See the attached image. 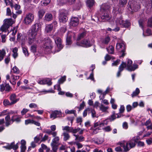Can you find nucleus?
<instances>
[{
	"mask_svg": "<svg viewBox=\"0 0 152 152\" xmlns=\"http://www.w3.org/2000/svg\"><path fill=\"white\" fill-rule=\"evenodd\" d=\"M40 31L41 27L39 24L36 23L32 26L28 35L29 44L31 45L38 41L37 36L38 33H39Z\"/></svg>",
	"mask_w": 152,
	"mask_h": 152,
	"instance_id": "f257e3e1",
	"label": "nucleus"
},
{
	"mask_svg": "<svg viewBox=\"0 0 152 152\" xmlns=\"http://www.w3.org/2000/svg\"><path fill=\"white\" fill-rule=\"evenodd\" d=\"M137 142V140L133 138L128 142L123 141L119 142L118 143V144L123 148L124 152H127L131 148L135 146Z\"/></svg>",
	"mask_w": 152,
	"mask_h": 152,
	"instance_id": "f03ea898",
	"label": "nucleus"
},
{
	"mask_svg": "<svg viewBox=\"0 0 152 152\" xmlns=\"http://www.w3.org/2000/svg\"><path fill=\"white\" fill-rule=\"evenodd\" d=\"M34 19V15L30 13L26 15L24 19V23L28 25L31 23Z\"/></svg>",
	"mask_w": 152,
	"mask_h": 152,
	"instance_id": "7ed1b4c3",
	"label": "nucleus"
},
{
	"mask_svg": "<svg viewBox=\"0 0 152 152\" xmlns=\"http://www.w3.org/2000/svg\"><path fill=\"white\" fill-rule=\"evenodd\" d=\"M129 4L130 5V8L134 11H137L140 8V7L139 5L137 4V2L130 0L129 2Z\"/></svg>",
	"mask_w": 152,
	"mask_h": 152,
	"instance_id": "20e7f679",
	"label": "nucleus"
},
{
	"mask_svg": "<svg viewBox=\"0 0 152 152\" xmlns=\"http://www.w3.org/2000/svg\"><path fill=\"white\" fill-rule=\"evenodd\" d=\"M51 41L50 39H48L45 42L43 46V48L46 52L50 51L52 48Z\"/></svg>",
	"mask_w": 152,
	"mask_h": 152,
	"instance_id": "39448f33",
	"label": "nucleus"
},
{
	"mask_svg": "<svg viewBox=\"0 0 152 152\" xmlns=\"http://www.w3.org/2000/svg\"><path fill=\"white\" fill-rule=\"evenodd\" d=\"M132 60L128 59V60L127 65V69L129 71H132L134 70L137 68V65H134L133 66H132Z\"/></svg>",
	"mask_w": 152,
	"mask_h": 152,
	"instance_id": "423d86ee",
	"label": "nucleus"
},
{
	"mask_svg": "<svg viewBox=\"0 0 152 152\" xmlns=\"http://www.w3.org/2000/svg\"><path fill=\"white\" fill-rule=\"evenodd\" d=\"M55 43L57 45V47L58 48V50H57L58 52L63 47L62 45V41L61 39L59 37H56L55 39Z\"/></svg>",
	"mask_w": 152,
	"mask_h": 152,
	"instance_id": "0eeeda50",
	"label": "nucleus"
},
{
	"mask_svg": "<svg viewBox=\"0 0 152 152\" xmlns=\"http://www.w3.org/2000/svg\"><path fill=\"white\" fill-rule=\"evenodd\" d=\"M81 45L83 47H89L91 46L90 42L86 39H85L82 41L80 44L77 42L76 44L75 45V46Z\"/></svg>",
	"mask_w": 152,
	"mask_h": 152,
	"instance_id": "6e6552de",
	"label": "nucleus"
},
{
	"mask_svg": "<svg viewBox=\"0 0 152 152\" xmlns=\"http://www.w3.org/2000/svg\"><path fill=\"white\" fill-rule=\"evenodd\" d=\"M79 23V19L77 17L72 18L70 23V25L73 26H77Z\"/></svg>",
	"mask_w": 152,
	"mask_h": 152,
	"instance_id": "1a4fd4ad",
	"label": "nucleus"
},
{
	"mask_svg": "<svg viewBox=\"0 0 152 152\" xmlns=\"http://www.w3.org/2000/svg\"><path fill=\"white\" fill-rule=\"evenodd\" d=\"M116 49L119 51L123 52L125 50V46L123 42L118 43L116 45Z\"/></svg>",
	"mask_w": 152,
	"mask_h": 152,
	"instance_id": "9d476101",
	"label": "nucleus"
},
{
	"mask_svg": "<svg viewBox=\"0 0 152 152\" xmlns=\"http://www.w3.org/2000/svg\"><path fill=\"white\" fill-rule=\"evenodd\" d=\"M4 24L9 28L10 26L15 23V21L13 20L11 18L6 19L4 20Z\"/></svg>",
	"mask_w": 152,
	"mask_h": 152,
	"instance_id": "9b49d317",
	"label": "nucleus"
},
{
	"mask_svg": "<svg viewBox=\"0 0 152 152\" xmlns=\"http://www.w3.org/2000/svg\"><path fill=\"white\" fill-rule=\"evenodd\" d=\"M10 88H11L8 84L4 83L1 85L0 91L2 92L5 90L6 91H9Z\"/></svg>",
	"mask_w": 152,
	"mask_h": 152,
	"instance_id": "f8f14e48",
	"label": "nucleus"
},
{
	"mask_svg": "<svg viewBox=\"0 0 152 152\" xmlns=\"http://www.w3.org/2000/svg\"><path fill=\"white\" fill-rule=\"evenodd\" d=\"M59 140V138L58 137H55L52 140L51 143L52 147H57L58 145V142Z\"/></svg>",
	"mask_w": 152,
	"mask_h": 152,
	"instance_id": "ddd939ff",
	"label": "nucleus"
},
{
	"mask_svg": "<svg viewBox=\"0 0 152 152\" xmlns=\"http://www.w3.org/2000/svg\"><path fill=\"white\" fill-rule=\"evenodd\" d=\"M101 18L104 21H108L110 19V17L108 14V11L102 14Z\"/></svg>",
	"mask_w": 152,
	"mask_h": 152,
	"instance_id": "4468645a",
	"label": "nucleus"
},
{
	"mask_svg": "<svg viewBox=\"0 0 152 152\" xmlns=\"http://www.w3.org/2000/svg\"><path fill=\"white\" fill-rule=\"evenodd\" d=\"M5 125L6 126H8L13 123L12 120V117L10 118V117L9 115H7L5 117Z\"/></svg>",
	"mask_w": 152,
	"mask_h": 152,
	"instance_id": "2eb2a0df",
	"label": "nucleus"
},
{
	"mask_svg": "<svg viewBox=\"0 0 152 152\" xmlns=\"http://www.w3.org/2000/svg\"><path fill=\"white\" fill-rule=\"evenodd\" d=\"M68 20L67 17L63 13H61L59 17V21L63 23H65Z\"/></svg>",
	"mask_w": 152,
	"mask_h": 152,
	"instance_id": "dca6fc26",
	"label": "nucleus"
},
{
	"mask_svg": "<svg viewBox=\"0 0 152 152\" xmlns=\"http://www.w3.org/2000/svg\"><path fill=\"white\" fill-rule=\"evenodd\" d=\"M73 33L71 32H69L67 34V37L66 38V45H70L72 43V42L71 40V37L72 34Z\"/></svg>",
	"mask_w": 152,
	"mask_h": 152,
	"instance_id": "f3484780",
	"label": "nucleus"
},
{
	"mask_svg": "<svg viewBox=\"0 0 152 152\" xmlns=\"http://www.w3.org/2000/svg\"><path fill=\"white\" fill-rule=\"evenodd\" d=\"M118 23L122 25L125 27H128L130 25V23L128 21H124L121 19H120L119 20Z\"/></svg>",
	"mask_w": 152,
	"mask_h": 152,
	"instance_id": "a211bd4d",
	"label": "nucleus"
},
{
	"mask_svg": "<svg viewBox=\"0 0 152 152\" xmlns=\"http://www.w3.org/2000/svg\"><path fill=\"white\" fill-rule=\"evenodd\" d=\"M61 112L60 111H55L52 112L50 115V118L55 119L58 116L61 114Z\"/></svg>",
	"mask_w": 152,
	"mask_h": 152,
	"instance_id": "6ab92c4d",
	"label": "nucleus"
},
{
	"mask_svg": "<svg viewBox=\"0 0 152 152\" xmlns=\"http://www.w3.org/2000/svg\"><path fill=\"white\" fill-rule=\"evenodd\" d=\"M45 150L46 152H49L50 149L44 144H42L41 145V148L39 149V152H43V150Z\"/></svg>",
	"mask_w": 152,
	"mask_h": 152,
	"instance_id": "aec40b11",
	"label": "nucleus"
},
{
	"mask_svg": "<svg viewBox=\"0 0 152 152\" xmlns=\"http://www.w3.org/2000/svg\"><path fill=\"white\" fill-rule=\"evenodd\" d=\"M16 95L14 94H12L10 96V99L11 101V104H14L19 100L18 99H16Z\"/></svg>",
	"mask_w": 152,
	"mask_h": 152,
	"instance_id": "412c9836",
	"label": "nucleus"
},
{
	"mask_svg": "<svg viewBox=\"0 0 152 152\" xmlns=\"http://www.w3.org/2000/svg\"><path fill=\"white\" fill-rule=\"evenodd\" d=\"M53 17L52 14L49 13H46L45 16V20L47 21H50L53 19Z\"/></svg>",
	"mask_w": 152,
	"mask_h": 152,
	"instance_id": "4be33fe9",
	"label": "nucleus"
},
{
	"mask_svg": "<svg viewBox=\"0 0 152 152\" xmlns=\"http://www.w3.org/2000/svg\"><path fill=\"white\" fill-rule=\"evenodd\" d=\"M109 8L110 6L107 4H103L101 6V10L103 12L105 11H107Z\"/></svg>",
	"mask_w": 152,
	"mask_h": 152,
	"instance_id": "5701e85b",
	"label": "nucleus"
},
{
	"mask_svg": "<svg viewBox=\"0 0 152 152\" xmlns=\"http://www.w3.org/2000/svg\"><path fill=\"white\" fill-rule=\"evenodd\" d=\"M20 76H15L12 75L11 76V83L13 85L16 84V81L19 79Z\"/></svg>",
	"mask_w": 152,
	"mask_h": 152,
	"instance_id": "b1692460",
	"label": "nucleus"
},
{
	"mask_svg": "<svg viewBox=\"0 0 152 152\" xmlns=\"http://www.w3.org/2000/svg\"><path fill=\"white\" fill-rule=\"evenodd\" d=\"M73 136L75 137V140L78 141L79 142H81L83 141L84 140V137L82 136H79L78 135L73 134Z\"/></svg>",
	"mask_w": 152,
	"mask_h": 152,
	"instance_id": "393cba45",
	"label": "nucleus"
},
{
	"mask_svg": "<svg viewBox=\"0 0 152 152\" xmlns=\"http://www.w3.org/2000/svg\"><path fill=\"white\" fill-rule=\"evenodd\" d=\"M75 0H58V1L61 4H64L68 2L70 4H72L74 3Z\"/></svg>",
	"mask_w": 152,
	"mask_h": 152,
	"instance_id": "a878e982",
	"label": "nucleus"
},
{
	"mask_svg": "<svg viewBox=\"0 0 152 152\" xmlns=\"http://www.w3.org/2000/svg\"><path fill=\"white\" fill-rule=\"evenodd\" d=\"M11 72H13L16 74H18L20 73V70L16 66H14L11 70Z\"/></svg>",
	"mask_w": 152,
	"mask_h": 152,
	"instance_id": "bb28decb",
	"label": "nucleus"
},
{
	"mask_svg": "<svg viewBox=\"0 0 152 152\" xmlns=\"http://www.w3.org/2000/svg\"><path fill=\"white\" fill-rule=\"evenodd\" d=\"M94 2V0H87L86 1L87 5L88 7H90L93 6Z\"/></svg>",
	"mask_w": 152,
	"mask_h": 152,
	"instance_id": "cd10ccee",
	"label": "nucleus"
},
{
	"mask_svg": "<svg viewBox=\"0 0 152 152\" xmlns=\"http://www.w3.org/2000/svg\"><path fill=\"white\" fill-rule=\"evenodd\" d=\"M53 28V26L52 24L48 25L46 26L45 31L47 32H49L52 30Z\"/></svg>",
	"mask_w": 152,
	"mask_h": 152,
	"instance_id": "c85d7f7f",
	"label": "nucleus"
},
{
	"mask_svg": "<svg viewBox=\"0 0 152 152\" xmlns=\"http://www.w3.org/2000/svg\"><path fill=\"white\" fill-rule=\"evenodd\" d=\"M92 140L95 143L97 144H101L103 142V140H102V139L100 138H93L92 139Z\"/></svg>",
	"mask_w": 152,
	"mask_h": 152,
	"instance_id": "c756f323",
	"label": "nucleus"
},
{
	"mask_svg": "<svg viewBox=\"0 0 152 152\" xmlns=\"http://www.w3.org/2000/svg\"><path fill=\"white\" fill-rule=\"evenodd\" d=\"M9 28V27L8 26L3 24L0 28V31H1L2 32H6Z\"/></svg>",
	"mask_w": 152,
	"mask_h": 152,
	"instance_id": "7c9ffc66",
	"label": "nucleus"
},
{
	"mask_svg": "<svg viewBox=\"0 0 152 152\" xmlns=\"http://www.w3.org/2000/svg\"><path fill=\"white\" fill-rule=\"evenodd\" d=\"M72 129V127H69L68 126L62 127V130L63 131H66L68 132H71Z\"/></svg>",
	"mask_w": 152,
	"mask_h": 152,
	"instance_id": "2f4dec72",
	"label": "nucleus"
},
{
	"mask_svg": "<svg viewBox=\"0 0 152 152\" xmlns=\"http://www.w3.org/2000/svg\"><path fill=\"white\" fill-rule=\"evenodd\" d=\"M99 108L100 110L103 112H105L108 109L107 106H104L102 104H101L99 106Z\"/></svg>",
	"mask_w": 152,
	"mask_h": 152,
	"instance_id": "473e14b6",
	"label": "nucleus"
},
{
	"mask_svg": "<svg viewBox=\"0 0 152 152\" xmlns=\"http://www.w3.org/2000/svg\"><path fill=\"white\" fill-rule=\"evenodd\" d=\"M5 54V51L4 50H0V61L3 59Z\"/></svg>",
	"mask_w": 152,
	"mask_h": 152,
	"instance_id": "72a5a7b5",
	"label": "nucleus"
},
{
	"mask_svg": "<svg viewBox=\"0 0 152 152\" xmlns=\"http://www.w3.org/2000/svg\"><path fill=\"white\" fill-rule=\"evenodd\" d=\"M63 135L64 136V140L65 141L68 140L70 137L69 134L65 132H64L63 133Z\"/></svg>",
	"mask_w": 152,
	"mask_h": 152,
	"instance_id": "f704fd0d",
	"label": "nucleus"
},
{
	"mask_svg": "<svg viewBox=\"0 0 152 152\" xmlns=\"http://www.w3.org/2000/svg\"><path fill=\"white\" fill-rule=\"evenodd\" d=\"M18 49L16 47H15L13 49L12 52L13 53V56L15 58H16L18 56Z\"/></svg>",
	"mask_w": 152,
	"mask_h": 152,
	"instance_id": "c9c22d12",
	"label": "nucleus"
},
{
	"mask_svg": "<svg viewBox=\"0 0 152 152\" xmlns=\"http://www.w3.org/2000/svg\"><path fill=\"white\" fill-rule=\"evenodd\" d=\"M107 50L109 53L113 54L114 52V48L113 46L111 45L107 48Z\"/></svg>",
	"mask_w": 152,
	"mask_h": 152,
	"instance_id": "e433bc0d",
	"label": "nucleus"
},
{
	"mask_svg": "<svg viewBox=\"0 0 152 152\" xmlns=\"http://www.w3.org/2000/svg\"><path fill=\"white\" fill-rule=\"evenodd\" d=\"M45 13V11L43 9L39 10L38 12V16L40 18H42Z\"/></svg>",
	"mask_w": 152,
	"mask_h": 152,
	"instance_id": "4c0bfd02",
	"label": "nucleus"
},
{
	"mask_svg": "<svg viewBox=\"0 0 152 152\" xmlns=\"http://www.w3.org/2000/svg\"><path fill=\"white\" fill-rule=\"evenodd\" d=\"M50 0H42L41 1V4L42 6L47 5L50 2Z\"/></svg>",
	"mask_w": 152,
	"mask_h": 152,
	"instance_id": "58836bf2",
	"label": "nucleus"
},
{
	"mask_svg": "<svg viewBox=\"0 0 152 152\" xmlns=\"http://www.w3.org/2000/svg\"><path fill=\"white\" fill-rule=\"evenodd\" d=\"M126 63L123 62H122V64L120 65L119 67V69L121 71H122L124 68H125L126 66Z\"/></svg>",
	"mask_w": 152,
	"mask_h": 152,
	"instance_id": "ea45409f",
	"label": "nucleus"
},
{
	"mask_svg": "<svg viewBox=\"0 0 152 152\" xmlns=\"http://www.w3.org/2000/svg\"><path fill=\"white\" fill-rule=\"evenodd\" d=\"M139 93V89L138 88H136L135 91L133 92L132 94V97H133L138 95Z\"/></svg>",
	"mask_w": 152,
	"mask_h": 152,
	"instance_id": "a19ab883",
	"label": "nucleus"
},
{
	"mask_svg": "<svg viewBox=\"0 0 152 152\" xmlns=\"http://www.w3.org/2000/svg\"><path fill=\"white\" fill-rule=\"evenodd\" d=\"M12 120L13 122L14 121H16L17 122H19L20 121V118L18 117L16 115H14L12 117Z\"/></svg>",
	"mask_w": 152,
	"mask_h": 152,
	"instance_id": "79ce46f5",
	"label": "nucleus"
},
{
	"mask_svg": "<svg viewBox=\"0 0 152 152\" xmlns=\"http://www.w3.org/2000/svg\"><path fill=\"white\" fill-rule=\"evenodd\" d=\"M76 112L75 110H69L68 109H66L65 110V113L66 114H74Z\"/></svg>",
	"mask_w": 152,
	"mask_h": 152,
	"instance_id": "37998d69",
	"label": "nucleus"
},
{
	"mask_svg": "<svg viewBox=\"0 0 152 152\" xmlns=\"http://www.w3.org/2000/svg\"><path fill=\"white\" fill-rule=\"evenodd\" d=\"M45 84H47L49 86L52 85V83L50 79L49 78L45 79Z\"/></svg>",
	"mask_w": 152,
	"mask_h": 152,
	"instance_id": "c03bdc74",
	"label": "nucleus"
},
{
	"mask_svg": "<svg viewBox=\"0 0 152 152\" xmlns=\"http://www.w3.org/2000/svg\"><path fill=\"white\" fill-rule=\"evenodd\" d=\"M22 50L23 53L26 56H28L29 55L28 51L27 48L25 47H22Z\"/></svg>",
	"mask_w": 152,
	"mask_h": 152,
	"instance_id": "a18cd8bd",
	"label": "nucleus"
},
{
	"mask_svg": "<svg viewBox=\"0 0 152 152\" xmlns=\"http://www.w3.org/2000/svg\"><path fill=\"white\" fill-rule=\"evenodd\" d=\"M102 129L105 132H109L111 130V128L109 126H108Z\"/></svg>",
	"mask_w": 152,
	"mask_h": 152,
	"instance_id": "49530a36",
	"label": "nucleus"
},
{
	"mask_svg": "<svg viewBox=\"0 0 152 152\" xmlns=\"http://www.w3.org/2000/svg\"><path fill=\"white\" fill-rule=\"evenodd\" d=\"M110 38L109 37H107L104 38L102 41V43L103 44H107L109 42Z\"/></svg>",
	"mask_w": 152,
	"mask_h": 152,
	"instance_id": "de8ad7c7",
	"label": "nucleus"
},
{
	"mask_svg": "<svg viewBox=\"0 0 152 152\" xmlns=\"http://www.w3.org/2000/svg\"><path fill=\"white\" fill-rule=\"evenodd\" d=\"M99 129L98 128H92L91 129V130L92 131V134H96L97 133H98Z\"/></svg>",
	"mask_w": 152,
	"mask_h": 152,
	"instance_id": "09e8293b",
	"label": "nucleus"
},
{
	"mask_svg": "<svg viewBox=\"0 0 152 152\" xmlns=\"http://www.w3.org/2000/svg\"><path fill=\"white\" fill-rule=\"evenodd\" d=\"M0 35L1 39V42L3 43L5 42L6 41V35L5 34H3L1 33H0Z\"/></svg>",
	"mask_w": 152,
	"mask_h": 152,
	"instance_id": "8fccbe9b",
	"label": "nucleus"
},
{
	"mask_svg": "<svg viewBox=\"0 0 152 152\" xmlns=\"http://www.w3.org/2000/svg\"><path fill=\"white\" fill-rule=\"evenodd\" d=\"M85 36V32H83L81 34L78 35L77 38V41H79L80 39L83 38Z\"/></svg>",
	"mask_w": 152,
	"mask_h": 152,
	"instance_id": "3c124183",
	"label": "nucleus"
},
{
	"mask_svg": "<svg viewBox=\"0 0 152 152\" xmlns=\"http://www.w3.org/2000/svg\"><path fill=\"white\" fill-rule=\"evenodd\" d=\"M145 34H146L145 35L143 34V35L144 36H148L152 34L151 30L149 29H147Z\"/></svg>",
	"mask_w": 152,
	"mask_h": 152,
	"instance_id": "603ef678",
	"label": "nucleus"
},
{
	"mask_svg": "<svg viewBox=\"0 0 152 152\" xmlns=\"http://www.w3.org/2000/svg\"><path fill=\"white\" fill-rule=\"evenodd\" d=\"M66 78V76H65L61 77V78L58 80V83L60 84L63 83L65 80Z\"/></svg>",
	"mask_w": 152,
	"mask_h": 152,
	"instance_id": "864d4df0",
	"label": "nucleus"
},
{
	"mask_svg": "<svg viewBox=\"0 0 152 152\" xmlns=\"http://www.w3.org/2000/svg\"><path fill=\"white\" fill-rule=\"evenodd\" d=\"M4 1L7 5H10L11 7H12L13 4L10 0H4Z\"/></svg>",
	"mask_w": 152,
	"mask_h": 152,
	"instance_id": "5fc2aeb1",
	"label": "nucleus"
},
{
	"mask_svg": "<svg viewBox=\"0 0 152 152\" xmlns=\"http://www.w3.org/2000/svg\"><path fill=\"white\" fill-rule=\"evenodd\" d=\"M80 130V128L78 127L76 129H73L72 127V130L71 132L74 134L76 133Z\"/></svg>",
	"mask_w": 152,
	"mask_h": 152,
	"instance_id": "6e6d98bb",
	"label": "nucleus"
},
{
	"mask_svg": "<svg viewBox=\"0 0 152 152\" xmlns=\"http://www.w3.org/2000/svg\"><path fill=\"white\" fill-rule=\"evenodd\" d=\"M4 105L5 106H6L7 105H11L12 104H11V102H10L9 101L7 100V99H5L4 100L3 102Z\"/></svg>",
	"mask_w": 152,
	"mask_h": 152,
	"instance_id": "4d7b16f0",
	"label": "nucleus"
},
{
	"mask_svg": "<svg viewBox=\"0 0 152 152\" xmlns=\"http://www.w3.org/2000/svg\"><path fill=\"white\" fill-rule=\"evenodd\" d=\"M126 110L127 112H129L133 108L132 106L130 105H127L126 107Z\"/></svg>",
	"mask_w": 152,
	"mask_h": 152,
	"instance_id": "13d9d810",
	"label": "nucleus"
},
{
	"mask_svg": "<svg viewBox=\"0 0 152 152\" xmlns=\"http://www.w3.org/2000/svg\"><path fill=\"white\" fill-rule=\"evenodd\" d=\"M23 39V36L21 33H18L17 34V40L19 41L20 39Z\"/></svg>",
	"mask_w": 152,
	"mask_h": 152,
	"instance_id": "bf43d9fd",
	"label": "nucleus"
},
{
	"mask_svg": "<svg viewBox=\"0 0 152 152\" xmlns=\"http://www.w3.org/2000/svg\"><path fill=\"white\" fill-rule=\"evenodd\" d=\"M29 110L26 108H23V110L21 111V113L22 115H23L26 113Z\"/></svg>",
	"mask_w": 152,
	"mask_h": 152,
	"instance_id": "052dcab7",
	"label": "nucleus"
},
{
	"mask_svg": "<svg viewBox=\"0 0 152 152\" xmlns=\"http://www.w3.org/2000/svg\"><path fill=\"white\" fill-rule=\"evenodd\" d=\"M127 2V0H120L119 3L122 6L125 5Z\"/></svg>",
	"mask_w": 152,
	"mask_h": 152,
	"instance_id": "680f3d73",
	"label": "nucleus"
},
{
	"mask_svg": "<svg viewBox=\"0 0 152 152\" xmlns=\"http://www.w3.org/2000/svg\"><path fill=\"white\" fill-rule=\"evenodd\" d=\"M34 120L31 119H28L25 121V124L27 125L28 124H33Z\"/></svg>",
	"mask_w": 152,
	"mask_h": 152,
	"instance_id": "e2e57ef3",
	"label": "nucleus"
},
{
	"mask_svg": "<svg viewBox=\"0 0 152 152\" xmlns=\"http://www.w3.org/2000/svg\"><path fill=\"white\" fill-rule=\"evenodd\" d=\"M119 110L120 113H124L125 110L124 106L123 105H121Z\"/></svg>",
	"mask_w": 152,
	"mask_h": 152,
	"instance_id": "0e129e2a",
	"label": "nucleus"
},
{
	"mask_svg": "<svg viewBox=\"0 0 152 152\" xmlns=\"http://www.w3.org/2000/svg\"><path fill=\"white\" fill-rule=\"evenodd\" d=\"M148 26L150 27H152V17L148 20Z\"/></svg>",
	"mask_w": 152,
	"mask_h": 152,
	"instance_id": "69168bd1",
	"label": "nucleus"
},
{
	"mask_svg": "<svg viewBox=\"0 0 152 152\" xmlns=\"http://www.w3.org/2000/svg\"><path fill=\"white\" fill-rule=\"evenodd\" d=\"M29 107L31 108H35L37 107V105L35 103H31L29 104Z\"/></svg>",
	"mask_w": 152,
	"mask_h": 152,
	"instance_id": "338daca9",
	"label": "nucleus"
},
{
	"mask_svg": "<svg viewBox=\"0 0 152 152\" xmlns=\"http://www.w3.org/2000/svg\"><path fill=\"white\" fill-rule=\"evenodd\" d=\"M115 118L116 116L115 114H114L111 116L109 118V119L110 121H112L115 120Z\"/></svg>",
	"mask_w": 152,
	"mask_h": 152,
	"instance_id": "774afa93",
	"label": "nucleus"
}]
</instances>
